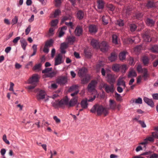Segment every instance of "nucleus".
<instances>
[{"label": "nucleus", "mask_w": 158, "mask_h": 158, "mask_svg": "<svg viewBox=\"0 0 158 158\" xmlns=\"http://www.w3.org/2000/svg\"><path fill=\"white\" fill-rule=\"evenodd\" d=\"M90 111L93 113H97L98 115H101L102 114L105 116L109 113L108 110L102 105L96 104L94 105L90 110Z\"/></svg>", "instance_id": "obj_1"}, {"label": "nucleus", "mask_w": 158, "mask_h": 158, "mask_svg": "<svg viewBox=\"0 0 158 158\" xmlns=\"http://www.w3.org/2000/svg\"><path fill=\"white\" fill-rule=\"evenodd\" d=\"M88 70L87 69L83 67L78 69V75L80 77H84L81 80V83L83 84H86L90 79V75L87 74Z\"/></svg>", "instance_id": "obj_2"}, {"label": "nucleus", "mask_w": 158, "mask_h": 158, "mask_svg": "<svg viewBox=\"0 0 158 158\" xmlns=\"http://www.w3.org/2000/svg\"><path fill=\"white\" fill-rule=\"evenodd\" d=\"M78 96H75L73 97L69 101V98L67 96H66L64 98V105L71 107L75 106V105L79 104L78 102Z\"/></svg>", "instance_id": "obj_3"}, {"label": "nucleus", "mask_w": 158, "mask_h": 158, "mask_svg": "<svg viewBox=\"0 0 158 158\" xmlns=\"http://www.w3.org/2000/svg\"><path fill=\"white\" fill-rule=\"evenodd\" d=\"M64 98L61 99L60 101L58 100L53 101L51 102L52 106L55 108H58L59 107H61L64 105Z\"/></svg>", "instance_id": "obj_4"}, {"label": "nucleus", "mask_w": 158, "mask_h": 158, "mask_svg": "<svg viewBox=\"0 0 158 158\" xmlns=\"http://www.w3.org/2000/svg\"><path fill=\"white\" fill-rule=\"evenodd\" d=\"M39 77L38 74H34L29 79L28 81V83L34 85L36 84L39 81Z\"/></svg>", "instance_id": "obj_5"}, {"label": "nucleus", "mask_w": 158, "mask_h": 158, "mask_svg": "<svg viewBox=\"0 0 158 158\" xmlns=\"http://www.w3.org/2000/svg\"><path fill=\"white\" fill-rule=\"evenodd\" d=\"M98 84V82L95 80H92L87 86L88 90L92 92L95 89V87Z\"/></svg>", "instance_id": "obj_6"}, {"label": "nucleus", "mask_w": 158, "mask_h": 158, "mask_svg": "<svg viewBox=\"0 0 158 158\" xmlns=\"http://www.w3.org/2000/svg\"><path fill=\"white\" fill-rule=\"evenodd\" d=\"M64 60L63 58V55L61 53L58 54L55 58L54 65H60L64 62Z\"/></svg>", "instance_id": "obj_7"}, {"label": "nucleus", "mask_w": 158, "mask_h": 158, "mask_svg": "<svg viewBox=\"0 0 158 158\" xmlns=\"http://www.w3.org/2000/svg\"><path fill=\"white\" fill-rule=\"evenodd\" d=\"M67 77L65 76L60 77L56 79V83L60 85H64L67 83Z\"/></svg>", "instance_id": "obj_8"}, {"label": "nucleus", "mask_w": 158, "mask_h": 158, "mask_svg": "<svg viewBox=\"0 0 158 158\" xmlns=\"http://www.w3.org/2000/svg\"><path fill=\"white\" fill-rule=\"evenodd\" d=\"M150 30H147L143 34H142V38L145 42H148L151 41V39L149 35Z\"/></svg>", "instance_id": "obj_9"}, {"label": "nucleus", "mask_w": 158, "mask_h": 158, "mask_svg": "<svg viewBox=\"0 0 158 158\" xmlns=\"http://www.w3.org/2000/svg\"><path fill=\"white\" fill-rule=\"evenodd\" d=\"M99 46V48H100V50L103 52H106L108 50L109 45L105 41H103L101 42Z\"/></svg>", "instance_id": "obj_10"}, {"label": "nucleus", "mask_w": 158, "mask_h": 158, "mask_svg": "<svg viewBox=\"0 0 158 158\" xmlns=\"http://www.w3.org/2000/svg\"><path fill=\"white\" fill-rule=\"evenodd\" d=\"M106 80L110 84H113L115 80L114 75L111 73H108L107 75Z\"/></svg>", "instance_id": "obj_11"}, {"label": "nucleus", "mask_w": 158, "mask_h": 158, "mask_svg": "<svg viewBox=\"0 0 158 158\" xmlns=\"http://www.w3.org/2000/svg\"><path fill=\"white\" fill-rule=\"evenodd\" d=\"M83 31V28L82 27L79 25H77L74 31L75 35L76 36H80L82 35Z\"/></svg>", "instance_id": "obj_12"}, {"label": "nucleus", "mask_w": 158, "mask_h": 158, "mask_svg": "<svg viewBox=\"0 0 158 158\" xmlns=\"http://www.w3.org/2000/svg\"><path fill=\"white\" fill-rule=\"evenodd\" d=\"M143 100L144 102L152 107L154 106V103L152 99H150L147 97H145L143 98Z\"/></svg>", "instance_id": "obj_13"}, {"label": "nucleus", "mask_w": 158, "mask_h": 158, "mask_svg": "<svg viewBox=\"0 0 158 158\" xmlns=\"http://www.w3.org/2000/svg\"><path fill=\"white\" fill-rule=\"evenodd\" d=\"M109 108L110 109L113 110H115L117 107V104L116 102L113 100L110 99L109 101Z\"/></svg>", "instance_id": "obj_14"}, {"label": "nucleus", "mask_w": 158, "mask_h": 158, "mask_svg": "<svg viewBox=\"0 0 158 158\" xmlns=\"http://www.w3.org/2000/svg\"><path fill=\"white\" fill-rule=\"evenodd\" d=\"M100 44L98 40L93 39L91 40V44L94 48H99Z\"/></svg>", "instance_id": "obj_15"}, {"label": "nucleus", "mask_w": 158, "mask_h": 158, "mask_svg": "<svg viewBox=\"0 0 158 158\" xmlns=\"http://www.w3.org/2000/svg\"><path fill=\"white\" fill-rule=\"evenodd\" d=\"M46 93L44 90H41L37 94L36 97L38 100L42 99L45 97Z\"/></svg>", "instance_id": "obj_16"}, {"label": "nucleus", "mask_w": 158, "mask_h": 158, "mask_svg": "<svg viewBox=\"0 0 158 158\" xmlns=\"http://www.w3.org/2000/svg\"><path fill=\"white\" fill-rule=\"evenodd\" d=\"M89 30L91 33H95L98 31V28L94 25H90L89 27Z\"/></svg>", "instance_id": "obj_17"}, {"label": "nucleus", "mask_w": 158, "mask_h": 158, "mask_svg": "<svg viewBox=\"0 0 158 158\" xmlns=\"http://www.w3.org/2000/svg\"><path fill=\"white\" fill-rule=\"evenodd\" d=\"M144 71L143 72V75L141 76L144 81H147L150 77V74L148 72L147 69H144Z\"/></svg>", "instance_id": "obj_18"}, {"label": "nucleus", "mask_w": 158, "mask_h": 158, "mask_svg": "<svg viewBox=\"0 0 158 158\" xmlns=\"http://www.w3.org/2000/svg\"><path fill=\"white\" fill-rule=\"evenodd\" d=\"M111 85L110 86L107 84L106 85L105 89L106 92L108 93L110 92L113 93L114 91V85L113 84Z\"/></svg>", "instance_id": "obj_19"}, {"label": "nucleus", "mask_w": 158, "mask_h": 158, "mask_svg": "<svg viewBox=\"0 0 158 158\" xmlns=\"http://www.w3.org/2000/svg\"><path fill=\"white\" fill-rule=\"evenodd\" d=\"M84 16V13L83 11L81 10L77 11L76 14V16L78 19L81 20L83 19Z\"/></svg>", "instance_id": "obj_20"}, {"label": "nucleus", "mask_w": 158, "mask_h": 158, "mask_svg": "<svg viewBox=\"0 0 158 158\" xmlns=\"http://www.w3.org/2000/svg\"><path fill=\"white\" fill-rule=\"evenodd\" d=\"M81 107L84 109H86L88 106V103L87 101V98L82 100L80 103Z\"/></svg>", "instance_id": "obj_21"}, {"label": "nucleus", "mask_w": 158, "mask_h": 158, "mask_svg": "<svg viewBox=\"0 0 158 158\" xmlns=\"http://www.w3.org/2000/svg\"><path fill=\"white\" fill-rule=\"evenodd\" d=\"M146 23L148 26L152 27L154 25L155 21L152 19L148 18L146 20Z\"/></svg>", "instance_id": "obj_22"}, {"label": "nucleus", "mask_w": 158, "mask_h": 158, "mask_svg": "<svg viewBox=\"0 0 158 158\" xmlns=\"http://www.w3.org/2000/svg\"><path fill=\"white\" fill-rule=\"evenodd\" d=\"M20 42L22 48L24 51L25 50L26 46L27 45L26 40L22 38L20 40Z\"/></svg>", "instance_id": "obj_23"}, {"label": "nucleus", "mask_w": 158, "mask_h": 158, "mask_svg": "<svg viewBox=\"0 0 158 158\" xmlns=\"http://www.w3.org/2000/svg\"><path fill=\"white\" fill-rule=\"evenodd\" d=\"M79 85H73L70 86L69 89V91L70 92H72L79 90Z\"/></svg>", "instance_id": "obj_24"}, {"label": "nucleus", "mask_w": 158, "mask_h": 158, "mask_svg": "<svg viewBox=\"0 0 158 158\" xmlns=\"http://www.w3.org/2000/svg\"><path fill=\"white\" fill-rule=\"evenodd\" d=\"M127 52L126 51L121 52L119 55V58L120 60L123 61L125 60L126 54Z\"/></svg>", "instance_id": "obj_25"}, {"label": "nucleus", "mask_w": 158, "mask_h": 158, "mask_svg": "<svg viewBox=\"0 0 158 158\" xmlns=\"http://www.w3.org/2000/svg\"><path fill=\"white\" fill-rule=\"evenodd\" d=\"M130 102L131 103H135L137 104H142V100L140 97H139L137 99H135L132 98L130 101Z\"/></svg>", "instance_id": "obj_26"}, {"label": "nucleus", "mask_w": 158, "mask_h": 158, "mask_svg": "<svg viewBox=\"0 0 158 158\" xmlns=\"http://www.w3.org/2000/svg\"><path fill=\"white\" fill-rule=\"evenodd\" d=\"M137 74L135 71L133 69H131L129 72L128 75V78L136 77Z\"/></svg>", "instance_id": "obj_27"}, {"label": "nucleus", "mask_w": 158, "mask_h": 158, "mask_svg": "<svg viewBox=\"0 0 158 158\" xmlns=\"http://www.w3.org/2000/svg\"><path fill=\"white\" fill-rule=\"evenodd\" d=\"M117 85L118 86L122 85L124 87V88H125L126 86L125 82L123 80L122 78H119L118 79Z\"/></svg>", "instance_id": "obj_28"}, {"label": "nucleus", "mask_w": 158, "mask_h": 158, "mask_svg": "<svg viewBox=\"0 0 158 158\" xmlns=\"http://www.w3.org/2000/svg\"><path fill=\"white\" fill-rule=\"evenodd\" d=\"M97 3L98 7V9H102L104 8L105 3L103 0H98Z\"/></svg>", "instance_id": "obj_29"}, {"label": "nucleus", "mask_w": 158, "mask_h": 158, "mask_svg": "<svg viewBox=\"0 0 158 158\" xmlns=\"http://www.w3.org/2000/svg\"><path fill=\"white\" fill-rule=\"evenodd\" d=\"M109 17L107 15H103L102 17V21L103 24L106 25L108 23Z\"/></svg>", "instance_id": "obj_30"}, {"label": "nucleus", "mask_w": 158, "mask_h": 158, "mask_svg": "<svg viewBox=\"0 0 158 158\" xmlns=\"http://www.w3.org/2000/svg\"><path fill=\"white\" fill-rule=\"evenodd\" d=\"M142 60L144 65H147L149 63V59L147 56H143Z\"/></svg>", "instance_id": "obj_31"}, {"label": "nucleus", "mask_w": 158, "mask_h": 158, "mask_svg": "<svg viewBox=\"0 0 158 158\" xmlns=\"http://www.w3.org/2000/svg\"><path fill=\"white\" fill-rule=\"evenodd\" d=\"M112 69L115 72H118L120 70V64H114L112 66Z\"/></svg>", "instance_id": "obj_32"}, {"label": "nucleus", "mask_w": 158, "mask_h": 158, "mask_svg": "<svg viewBox=\"0 0 158 158\" xmlns=\"http://www.w3.org/2000/svg\"><path fill=\"white\" fill-rule=\"evenodd\" d=\"M155 5L154 2L152 1H149L148 2L146 6L148 8H150L155 6Z\"/></svg>", "instance_id": "obj_33"}, {"label": "nucleus", "mask_w": 158, "mask_h": 158, "mask_svg": "<svg viewBox=\"0 0 158 158\" xmlns=\"http://www.w3.org/2000/svg\"><path fill=\"white\" fill-rule=\"evenodd\" d=\"M117 58V55L115 53H112L111 54V56L109 58V60L111 62L115 61Z\"/></svg>", "instance_id": "obj_34"}, {"label": "nucleus", "mask_w": 158, "mask_h": 158, "mask_svg": "<svg viewBox=\"0 0 158 158\" xmlns=\"http://www.w3.org/2000/svg\"><path fill=\"white\" fill-rule=\"evenodd\" d=\"M84 53L85 56L87 58H90L92 56L91 52L87 49L84 50Z\"/></svg>", "instance_id": "obj_35"}, {"label": "nucleus", "mask_w": 158, "mask_h": 158, "mask_svg": "<svg viewBox=\"0 0 158 158\" xmlns=\"http://www.w3.org/2000/svg\"><path fill=\"white\" fill-rule=\"evenodd\" d=\"M75 40V37L74 36H69L67 38V41L68 43L72 44H73Z\"/></svg>", "instance_id": "obj_36"}, {"label": "nucleus", "mask_w": 158, "mask_h": 158, "mask_svg": "<svg viewBox=\"0 0 158 158\" xmlns=\"http://www.w3.org/2000/svg\"><path fill=\"white\" fill-rule=\"evenodd\" d=\"M53 42V40L52 39H50L46 42L44 46L48 47H49L52 45Z\"/></svg>", "instance_id": "obj_37"}, {"label": "nucleus", "mask_w": 158, "mask_h": 158, "mask_svg": "<svg viewBox=\"0 0 158 158\" xmlns=\"http://www.w3.org/2000/svg\"><path fill=\"white\" fill-rule=\"evenodd\" d=\"M147 69L145 68H142V66L141 65L139 64L137 67V70L138 73H143L144 71V69Z\"/></svg>", "instance_id": "obj_38"}, {"label": "nucleus", "mask_w": 158, "mask_h": 158, "mask_svg": "<svg viewBox=\"0 0 158 158\" xmlns=\"http://www.w3.org/2000/svg\"><path fill=\"white\" fill-rule=\"evenodd\" d=\"M127 66L125 64H123L122 65H120V70H121L123 73H125L126 70L127 69Z\"/></svg>", "instance_id": "obj_39"}, {"label": "nucleus", "mask_w": 158, "mask_h": 158, "mask_svg": "<svg viewBox=\"0 0 158 158\" xmlns=\"http://www.w3.org/2000/svg\"><path fill=\"white\" fill-rule=\"evenodd\" d=\"M72 18V17L69 15H66L63 17L61 20V22L64 23L65 21L69 20H71Z\"/></svg>", "instance_id": "obj_40"}, {"label": "nucleus", "mask_w": 158, "mask_h": 158, "mask_svg": "<svg viewBox=\"0 0 158 158\" xmlns=\"http://www.w3.org/2000/svg\"><path fill=\"white\" fill-rule=\"evenodd\" d=\"M42 64L40 63L36 64L33 68V69L34 70L39 71L41 70V67Z\"/></svg>", "instance_id": "obj_41"}, {"label": "nucleus", "mask_w": 158, "mask_h": 158, "mask_svg": "<svg viewBox=\"0 0 158 158\" xmlns=\"http://www.w3.org/2000/svg\"><path fill=\"white\" fill-rule=\"evenodd\" d=\"M112 42L115 44H118L117 36L115 34H113L112 36Z\"/></svg>", "instance_id": "obj_42"}, {"label": "nucleus", "mask_w": 158, "mask_h": 158, "mask_svg": "<svg viewBox=\"0 0 158 158\" xmlns=\"http://www.w3.org/2000/svg\"><path fill=\"white\" fill-rule=\"evenodd\" d=\"M137 27L136 25L134 24H131L130 25V28L131 31V32H134L136 29Z\"/></svg>", "instance_id": "obj_43"}, {"label": "nucleus", "mask_w": 158, "mask_h": 158, "mask_svg": "<svg viewBox=\"0 0 158 158\" xmlns=\"http://www.w3.org/2000/svg\"><path fill=\"white\" fill-rule=\"evenodd\" d=\"M55 29L54 28L51 27L49 28L48 33V36L49 37L52 36L54 34V31Z\"/></svg>", "instance_id": "obj_44"}, {"label": "nucleus", "mask_w": 158, "mask_h": 158, "mask_svg": "<svg viewBox=\"0 0 158 158\" xmlns=\"http://www.w3.org/2000/svg\"><path fill=\"white\" fill-rule=\"evenodd\" d=\"M151 50L153 52H158V46L157 45H154L151 48Z\"/></svg>", "instance_id": "obj_45"}, {"label": "nucleus", "mask_w": 158, "mask_h": 158, "mask_svg": "<svg viewBox=\"0 0 158 158\" xmlns=\"http://www.w3.org/2000/svg\"><path fill=\"white\" fill-rule=\"evenodd\" d=\"M107 7L109 10L113 11L115 9V7L113 5L111 4H107Z\"/></svg>", "instance_id": "obj_46"}, {"label": "nucleus", "mask_w": 158, "mask_h": 158, "mask_svg": "<svg viewBox=\"0 0 158 158\" xmlns=\"http://www.w3.org/2000/svg\"><path fill=\"white\" fill-rule=\"evenodd\" d=\"M115 95L116 99L117 101H122V96H121L120 94L116 92L115 94Z\"/></svg>", "instance_id": "obj_47"}, {"label": "nucleus", "mask_w": 158, "mask_h": 158, "mask_svg": "<svg viewBox=\"0 0 158 158\" xmlns=\"http://www.w3.org/2000/svg\"><path fill=\"white\" fill-rule=\"evenodd\" d=\"M135 36L132 37L130 38H129L127 40V42L128 44L132 43L135 42Z\"/></svg>", "instance_id": "obj_48"}, {"label": "nucleus", "mask_w": 158, "mask_h": 158, "mask_svg": "<svg viewBox=\"0 0 158 158\" xmlns=\"http://www.w3.org/2000/svg\"><path fill=\"white\" fill-rule=\"evenodd\" d=\"M56 74L55 72H52L47 73L46 76L47 77L52 78L54 77Z\"/></svg>", "instance_id": "obj_49"}, {"label": "nucleus", "mask_w": 158, "mask_h": 158, "mask_svg": "<svg viewBox=\"0 0 158 158\" xmlns=\"http://www.w3.org/2000/svg\"><path fill=\"white\" fill-rule=\"evenodd\" d=\"M61 13V11L60 9H56L55 10L54 13V17L56 18L57 16H58Z\"/></svg>", "instance_id": "obj_50"}, {"label": "nucleus", "mask_w": 158, "mask_h": 158, "mask_svg": "<svg viewBox=\"0 0 158 158\" xmlns=\"http://www.w3.org/2000/svg\"><path fill=\"white\" fill-rule=\"evenodd\" d=\"M52 69V68H45L44 69L42 70V73H48L49 72L51 71Z\"/></svg>", "instance_id": "obj_51"}, {"label": "nucleus", "mask_w": 158, "mask_h": 158, "mask_svg": "<svg viewBox=\"0 0 158 158\" xmlns=\"http://www.w3.org/2000/svg\"><path fill=\"white\" fill-rule=\"evenodd\" d=\"M58 23V20L57 19L52 20L51 25L52 27L56 26Z\"/></svg>", "instance_id": "obj_52"}, {"label": "nucleus", "mask_w": 158, "mask_h": 158, "mask_svg": "<svg viewBox=\"0 0 158 158\" xmlns=\"http://www.w3.org/2000/svg\"><path fill=\"white\" fill-rule=\"evenodd\" d=\"M117 24L120 27H122L124 25L123 20L122 19H119L117 21Z\"/></svg>", "instance_id": "obj_53"}, {"label": "nucleus", "mask_w": 158, "mask_h": 158, "mask_svg": "<svg viewBox=\"0 0 158 158\" xmlns=\"http://www.w3.org/2000/svg\"><path fill=\"white\" fill-rule=\"evenodd\" d=\"M145 140H146L147 142L149 141L151 142H153L154 141V139L153 137L152 136H150L145 139Z\"/></svg>", "instance_id": "obj_54"}, {"label": "nucleus", "mask_w": 158, "mask_h": 158, "mask_svg": "<svg viewBox=\"0 0 158 158\" xmlns=\"http://www.w3.org/2000/svg\"><path fill=\"white\" fill-rule=\"evenodd\" d=\"M31 26L29 25L28 27L25 29V32L26 35H27L29 34L31 31Z\"/></svg>", "instance_id": "obj_55"}, {"label": "nucleus", "mask_w": 158, "mask_h": 158, "mask_svg": "<svg viewBox=\"0 0 158 158\" xmlns=\"http://www.w3.org/2000/svg\"><path fill=\"white\" fill-rule=\"evenodd\" d=\"M65 24L68 26L70 27L72 29H73V25L72 22H70L69 23L65 22Z\"/></svg>", "instance_id": "obj_56"}, {"label": "nucleus", "mask_w": 158, "mask_h": 158, "mask_svg": "<svg viewBox=\"0 0 158 158\" xmlns=\"http://www.w3.org/2000/svg\"><path fill=\"white\" fill-rule=\"evenodd\" d=\"M152 136L155 138L158 139V134L156 132H153L152 133Z\"/></svg>", "instance_id": "obj_57"}, {"label": "nucleus", "mask_w": 158, "mask_h": 158, "mask_svg": "<svg viewBox=\"0 0 158 158\" xmlns=\"http://www.w3.org/2000/svg\"><path fill=\"white\" fill-rule=\"evenodd\" d=\"M18 21V18L16 16H15L14 18L12 20V23L13 24L17 23Z\"/></svg>", "instance_id": "obj_58"}, {"label": "nucleus", "mask_w": 158, "mask_h": 158, "mask_svg": "<svg viewBox=\"0 0 158 158\" xmlns=\"http://www.w3.org/2000/svg\"><path fill=\"white\" fill-rule=\"evenodd\" d=\"M61 0H55V2H56L55 6L58 7L59 6L61 3Z\"/></svg>", "instance_id": "obj_59"}, {"label": "nucleus", "mask_w": 158, "mask_h": 158, "mask_svg": "<svg viewBox=\"0 0 158 158\" xmlns=\"http://www.w3.org/2000/svg\"><path fill=\"white\" fill-rule=\"evenodd\" d=\"M138 122L142 127L145 128L146 127V125L144 121H142L140 120H138Z\"/></svg>", "instance_id": "obj_60"}, {"label": "nucleus", "mask_w": 158, "mask_h": 158, "mask_svg": "<svg viewBox=\"0 0 158 158\" xmlns=\"http://www.w3.org/2000/svg\"><path fill=\"white\" fill-rule=\"evenodd\" d=\"M67 47V45L65 43H63L61 44L60 48L66 49Z\"/></svg>", "instance_id": "obj_61"}, {"label": "nucleus", "mask_w": 158, "mask_h": 158, "mask_svg": "<svg viewBox=\"0 0 158 158\" xmlns=\"http://www.w3.org/2000/svg\"><path fill=\"white\" fill-rule=\"evenodd\" d=\"M21 38L20 36H18L15 38L13 40L12 42L14 43H17L18 41Z\"/></svg>", "instance_id": "obj_62"}, {"label": "nucleus", "mask_w": 158, "mask_h": 158, "mask_svg": "<svg viewBox=\"0 0 158 158\" xmlns=\"http://www.w3.org/2000/svg\"><path fill=\"white\" fill-rule=\"evenodd\" d=\"M152 97L154 99L158 100V94L156 93L152 94Z\"/></svg>", "instance_id": "obj_63"}, {"label": "nucleus", "mask_w": 158, "mask_h": 158, "mask_svg": "<svg viewBox=\"0 0 158 158\" xmlns=\"http://www.w3.org/2000/svg\"><path fill=\"white\" fill-rule=\"evenodd\" d=\"M158 155L156 153H153L151 155L149 158H158Z\"/></svg>", "instance_id": "obj_64"}]
</instances>
